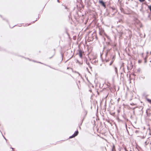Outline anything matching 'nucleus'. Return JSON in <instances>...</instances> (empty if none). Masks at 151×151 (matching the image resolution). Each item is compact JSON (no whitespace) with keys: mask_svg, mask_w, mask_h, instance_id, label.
Instances as JSON below:
<instances>
[{"mask_svg":"<svg viewBox=\"0 0 151 151\" xmlns=\"http://www.w3.org/2000/svg\"><path fill=\"white\" fill-rule=\"evenodd\" d=\"M99 2L101 5L104 6V8H106V5L105 3L102 0H99Z\"/></svg>","mask_w":151,"mask_h":151,"instance_id":"f257e3e1","label":"nucleus"},{"mask_svg":"<svg viewBox=\"0 0 151 151\" xmlns=\"http://www.w3.org/2000/svg\"><path fill=\"white\" fill-rule=\"evenodd\" d=\"M78 134V130L76 131L71 136H70L69 138H72L74 137H75L77 136Z\"/></svg>","mask_w":151,"mask_h":151,"instance_id":"f03ea898","label":"nucleus"},{"mask_svg":"<svg viewBox=\"0 0 151 151\" xmlns=\"http://www.w3.org/2000/svg\"><path fill=\"white\" fill-rule=\"evenodd\" d=\"M83 53V51L80 49L78 50V54L79 55L80 57L81 58H82V55Z\"/></svg>","mask_w":151,"mask_h":151,"instance_id":"7ed1b4c3","label":"nucleus"},{"mask_svg":"<svg viewBox=\"0 0 151 151\" xmlns=\"http://www.w3.org/2000/svg\"><path fill=\"white\" fill-rule=\"evenodd\" d=\"M115 57H116L115 55H113L112 56V61L113 62L114 61V60H115Z\"/></svg>","mask_w":151,"mask_h":151,"instance_id":"20e7f679","label":"nucleus"},{"mask_svg":"<svg viewBox=\"0 0 151 151\" xmlns=\"http://www.w3.org/2000/svg\"><path fill=\"white\" fill-rule=\"evenodd\" d=\"M115 70L116 73L117 74V75H118V70L117 68L116 67H115Z\"/></svg>","mask_w":151,"mask_h":151,"instance_id":"39448f33","label":"nucleus"},{"mask_svg":"<svg viewBox=\"0 0 151 151\" xmlns=\"http://www.w3.org/2000/svg\"><path fill=\"white\" fill-rule=\"evenodd\" d=\"M147 7H148V8L150 10V12L151 13V6L148 5Z\"/></svg>","mask_w":151,"mask_h":151,"instance_id":"423d86ee","label":"nucleus"},{"mask_svg":"<svg viewBox=\"0 0 151 151\" xmlns=\"http://www.w3.org/2000/svg\"><path fill=\"white\" fill-rule=\"evenodd\" d=\"M147 115L148 116H150L151 115V113H147Z\"/></svg>","mask_w":151,"mask_h":151,"instance_id":"0eeeda50","label":"nucleus"},{"mask_svg":"<svg viewBox=\"0 0 151 151\" xmlns=\"http://www.w3.org/2000/svg\"><path fill=\"white\" fill-rule=\"evenodd\" d=\"M111 9L113 10H116V9H115V8L114 7H112L111 8Z\"/></svg>","mask_w":151,"mask_h":151,"instance_id":"6e6552de","label":"nucleus"},{"mask_svg":"<svg viewBox=\"0 0 151 151\" xmlns=\"http://www.w3.org/2000/svg\"><path fill=\"white\" fill-rule=\"evenodd\" d=\"M147 101H148V102L151 104V100H150L149 99H147Z\"/></svg>","mask_w":151,"mask_h":151,"instance_id":"1a4fd4ad","label":"nucleus"},{"mask_svg":"<svg viewBox=\"0 0 151 151\" xmlns=\"http://www.w3.org/2000/svg\"><path fill=\"white\" fill-rule=\"evenodd\" d=\"M140 2H142L145 1V0H138Z\"/></svg>","mask_w":151,"mask_h":151,"instance_id":"9d476101","label":"nucleus"},{"mask_svg":"<svg viewBox=\"0 0 151 151\" xmlns=\"http://www.w3.org/2000/svg\"><path fill=\"white\" fill-rule=\"evenodd\" d=\"M138 62L139 63H141L142 62V60H138Z\"/></svg>","mask_w":151,"mask_h":151,"instance_id":"9b49d317","label":"nucleus"},{"mask_svg":"<svg viewBox=\"0 0 151 151\" xmlns=\"http://www.w3.org/2000/svg\"><path fill=\"white\" fill-rule=\"evenodd\" d=\"M113 63V62H112L111 61V62L110 64V65H111Z\"/></svg>","mask_w":151,"mask_h":151,"instance_id":"f8f14e48","label":"nucleus"},{"mask_svg":"<svg viewBox=\"0 0 151 151\" xmlns=\"http://www.w3.org/2000/svg\"><path fill=\"white\" fill-rule=\"evenodd\" d=\"M131 105H134L135 104H134L133 103H132L130 104Z\"/></svg>","mask_w":151,"mask_h":151,"instance_id":"ddd939ff","label":"nucleus"},{"mask_svg":"<svg viewBox=\"0 0 151 151\" xmlns=\"http://www.w3.org/2000/svg\"><path fill=\"white\" fill-rule=\"evenodd\" d=\"M114 148H115L114 146H113V149Z\"/></svg>","mask_w":151,"mask_h":151,"instance_id":"4468645a","label":"nucleus"},{"mask_svg":"<svg viewBox=\"0 0 151 151\" xmlns=\"http://www.w3.org/2000/svg\"><path fill=\"white\" fill-rule=\"evenodd\" d=\"M30 24H27V25H26V26H29V25Z\"/></svg>","mask_w":151,"mask_h":151,"instance_id":"2eb2a0df","label":"nucleus"},{"mask_svg":"<svg viewBox=\"0 0 151 151\" xmlns=\"http://www.w3.org/2000/svg\"><path fill=\"white\" fill-rule=\"evenodd\" d=\"M146 62V59H145V62Z\"/></svg>","mask_w":151,"mask_h":151,"instance_id":"dca6fc26","label":"nucleus"},{"mask_svg":"<svg viewBox=\"0 0 151 151\" xmlns=\"http://www.w3.org/2000/svg\"><path fill=\"white\" fill-rule=\"evenodd\" d=\"M150 54H151V51L150 52Z\"/></svg>","mask_w":151,"mask_h":151,"instance_id":"f3484780","label":"nucleus"}]
</instances>
